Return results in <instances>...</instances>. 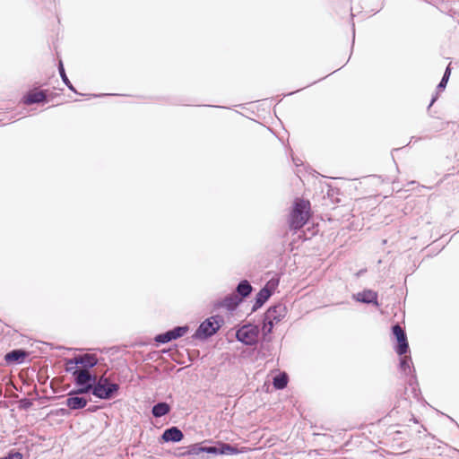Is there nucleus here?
Masks as SVG:
<instances>
[{
    "mask_svg": "<svg viewBox=\"0 0 459 459\" xmlns=\"http://www.w3.org/2000/svg\"><path fill=\"white\" fill-rule=\"evenodd\" d=\"M309 210L308 201L299 199L295 202L288 220L290 230L297 231L307 223L309 219Z\"/></svg>",
    "mask_w": 459,
    "mask_h": 459,
    "instance_id": "nucleus-1",
    "label": "nucleus"
},
{
    "mask_svg": "<svg viewBox=\"0 0 459 459\" xmlns=\"http://www.w3.org/2000/svg\"><path fill=\"white\" fill-rule=\"evenodd\" d=\"M74 383L78 389L72 390L68 395L82 394L93 392L96 385V376L89 372V370L74 369Z\"/></svg>",
    "mask_w": 459,
    "mask_h": 459,
    "instance_id": "nucleus-2",
    "label": "nucleus"
},
{
    "mask_svg": "<svg viewBox=\"0 0 459 459\" xmlns=\"http://www.w3.org/2000/svg\"><path fill=\"white\" fill-rule=\"evenodd\" d=\"M287 314V307L283 303L270 307L264 314L263 332L264 334L272 333L274 324L281 321Z\"/></svg>",
    "mask_w": 459,
    "mask_h": 459,
    "instance_id": "nucleus-3",
    "label": "nucleus"
},
{
    "mask_svg": "<svg viewBox=\"0 0 459 459\" xmlns=\"http://www.w3.org/2000/svg\"><path fill=\"white\" fill-rule=\"evenodd\" d=\"M223 320L220 316H212L201 323L195 331L194 337L197 339H207L215 334L221 327Z\"/></svg>",
    "mask_w": 459,
    "mask_h": 459,
    "instance_id": "nucleus-4",
    "label": "nucleus"
},
{
    "mask_svg": "<svg viewBox=\"0 0 459 459\" xmlns=\"http://www.w3.org/2000/svg\"><path fill=\"white\" fill-rule=\"evenodd\" d=\"M258 333L256 325H245L237 331L236 337L240 342L251 346L256 343Z\"/></svg>",
    "mask_w": 459,
    "mask_h": 459,
    "instance_id": "nucleus-5",
    "label": "nucleus"
},
{
    "mask_svg": "<svg viewBox=\"0 0 459 459\" xmlns=\"http://www.w3.org/2000/svg\"><path fill=\"white\" fill-rule=\"evenodd\" d=\"M393 333L396 337L398 345L396 347V352L399 355L407 353L409 350V344L404 330L399 325H395L393 326Z\"/></svg>",
    "mask_w": 459,
    "mask_h": 459,
    "instance_id": "nucleus-6",
    "label": "nucleus"
},
{
    "mask_svg": "<svg viewBox=\"0 0 459 459\" xmlns=\"http://www.w3.org/2000/svg\"><path fill=\"white\" fill-rule=\"evenodd\" d=\"M98 363V359L94 354L84 353L77 355L71 359L69 364H79L82 367V370H88L95 367Z\"/></svg>",
    "mask_w": 459,
    "mask_h": 459,
    "instance_id": "nucleus-7",
    "label": "nucleus"
},
{
    "mask_svg": "<svg viewBox=\"0 0 459 459\" xmlns=\"http://www.w3.org/2000/svg\"><path fill=\"white\" fill-rule=\"evenodd\" d=\"M118 389L119 385H109V387H106L101 385H96L93 388L92 394L100 399L108 400L112 398Z\"/></svg>",
    "mask_w": 459,
    "mask_h": 459,
    "instance_id": "nucleus-8",
    "label": "nucleus"
},
{
    "mask_svg": "<svg viewBox=\"0 0 459 459\" xmlns=\"http://www.w3.org/2000/svg\"><path fill=\"white\" fill-rule=\"evenodd\" d=\"M241 301V298H239L238 295L230 294L218 301L215 306L218 307H225L230 311H233L237 308Z\"/></svg>",
    "mask_w": 459,
    "mask_h": 459,
    "instance_id": "nucleus-9",
    "label": "nucleus"
},
{
    "mask_svg": "<svg viewBox=\"0 0 459 459\" xmlns=\"http://www.w3.org/2000/svg\"><path fill=\"white\" fill-rule=\"evenodd\" d=\"M355 299L359 302L365 304H375L378 306L377 293L371 290H365L361 292L357 293L354 296Z\"/></svg>",
    "mask_w": 459,
    "mask_h": 459,
    "instance_id": "nucleus-10",
    "label": "nucleus"
},
{
    "mask_svg": "<svg viewBox=\"0 0 459 459\" xmlns=\"http://www.w3.org/2000/svg\"><path fill=\"white\" fill-rule=\"evenodd\" d=\"M27 356V351L21 349H17L6 353L4 355V360L8 364H21L24 361Z\"/></svg>",
    "mask_w": 459,
    "mask_h": 459,
    "instance_id": "nucleus-11",
    "label": "nucleus"
},
{
    "mask_svg": "<svg viewBox=\"0 0 459 459\" xmlns=\"http://www.w3.org/2000/svg\"><path fill=\"white\" fill-rule=\"evenodd\" d=\"M161 437L165 442H179L184 434L178 427H171L164 430Z\"/></svg>",
    "mask_w": 459,
    "mask_h": 459,
    "instance_id": "nucleus-12",
    "label": "nucleus"
},
{
    "mask_svg": "<svg viewBox=\"0 0 459 459\" xmlns=\"http://www.w3.org/2000/svg\"><path fill=\"white\" fill-rule=\"evenodd\" d=\"M271 295L272 291L267 288V286L262 288L256 294L255 301L252 307V312H255L260 308L268 300Z\"/></svg>",
    "mask_w": 459,
    "mask_h": 459,
    "instance_id": "nucleus-13",
    "label": "nucleus"
},
{
    "mask_svg": "<svg viewBox=\"0 0 459 459\" xmlns=\"http://www.w3.org/2000/svg\"><path fill=\"white\" fill-rule=\"evenodd\" d=\"M400 370L407 376H411V379L409 384L412 385V379L415 380L414 368L412 367L411 357L404 356L400 359Z\"/></svg>",
    "mask_w": 459,
    "mask_h": 459,
    "instance_id": "nucleus-14",
    "label": "nucleus"
},
{
    "mask_svg": "<svg viewBox=\"0 0 459 459\" xmlns=\"http://www.w3.org/2000/svg\"><path fill=\"white\" fill-rule=\"evenodd\" d=\"M74 395L75 394L69 395V397L65 401L66 406L71 410H80L84 408L88 403V400L84 397H79Z\"/></svg>",
    "mask_w": 459,
    "mask_h": 459,
    "instance_id": "nucleus-15",
    "label": "nucleus"
},
{
    "mask_svg": "<svg viewBox=\"0 0 459 459\" xmlns=\"http://www.w3.org/2000/svg\"><path fill=\"white\" fill-rule=\"evenodd\" d=\"M46 98L47 94L44 91H30L24 97L23 102L27 105H31L35 103H40L44 101Z\"/></svg>",
    "mask_w": 459,
    "mask_h": 459,
    "instance_id": "nucleus-16",
    "label": "nucleus"
},
{
    "mask_svg": "<svg viewBox=\"0 0 459 459\" xmlns=\"http://www.w3.org/2000/svg\"><path fill=\"white\" fill-rule=\"evenodd\" d=\"M170 411V406L165 403L160 402L156 403L152 410V413L155 418L162 417Z\"/></svg>",
    "mask_w": 459,
    "mask_h": 459,
    "instance_id": "nucleus-17",
    "label": "nucleus"
},
{
    "mask_svg": "<svg viewBox=\"0 0 459 459\" xmlns=\"http://www.w3.org/2000/svg\"><path fill=\"white\" fill-rule=\"evenodd\" d=\"M252 291V286L248 281L243 280L237 286V292L239 298L244 299L247 297Z\"/></svg>",
    "mask_w": 459,
    "mask_h": 459,
    "instance_id": "nucleus-18",
    "label": "nucleus"
},
{
    "mask_svg": "<svg viewBox=\"0 0 459 459\" xmlns=\"http://www.w3.org/2000/svg\"><path fill=\"white\" fill-rule=\"evenodd\" d=\"M288 380H289V378H288L287 374L283 372V373H281L273 377V384L276 389L281 390L287 386Z\"/></svg>",
    "mask_w": 459,
    "mask_h": 459,
    "instance_id": "nucleus-19",
    "label": "nucleus"
},
{
    "mask_svg": "<svg viewBox=\"0 0 459 459\" xmlns=\"http://www.w3.org/2000/svg\"><path fill=\"white\" fill-rule=\"evenodd\" d=\"M240 451L228 443H219V455H238Z\"/></svg>",
    "mask_w": 459,
    "mask_h": 459,
    "instance_id": "nucleus-20",
    "label": "nucleus"
},
{
    "mask_svg": "<svg viewBox=\"0 0 459 459\" xmlns=\"http://www.w3.org/2000/svg\"><path fill=\"white\" fill-rule=\"evenodd\" d=\"M58 71L63 82L67 86V88L74 92H77L65 74L62 61L59 62Z\"/></svg>",
    "mask_w": 459,
    "mask_h": 459,
    "instance_id": "nucleus-21",
    "label": "nucleus"
},
{
    "mask_svg": "<svg viewBox=\"0 0 459 459\" xmlns=\"http://www.w3.org/2000/svg\"><path fill=\"white\" fill-rule=\"evenodd\" d=\"M154 340L156 342H159V343H167L172 340H175V338H174L172 331L169 330L166 333H160V334L156 335Z\"/></svg>",
    "mask_w": 459,
    "mask_h": 459,
    "instance_id": "nucleus-22",
    "label": "nucleus"
},
{
    "mask_svg": "<svg viewBox=\"0 0 459 459\" xmlns=\"http://www.w3.org/2000/svg\"><path fill=\"white\" fill-rule=\"evenodd\" d=\"M450 73H451L450 68H449V66H447L446 71H445V73H444V74H443V77H442L441 81L439 82V83H438V85L437 87V89L438 91H442V90H444L446 88V83H447L448 79H449V76H450Z\"/></svg>",
    "mask_w": 459,
    "mask_h": 459,
    "instance_id": "nucleus-23",
    "label": "nucleus"
},
{
    "mask_svg": "<svg viewBox=\"0 0 459 459\" xmlns=\"http://www.w3.org/2000/svg\"><path fill=\"white\" fill-rule=\"evenodd\" d=\"M171 331L176 340L179 337H182L188 331V326H177L173 328Z\"/></svg>",
    "mask_w": 459,
    "mask_h": 459,
    "instance_id": "nucleus-24",
    "label": "nucleus"
},
{
    "mask_svg": "<svg viewBox=\"0 0 459 459\" xmlns=\"http://www.w3.org/2000/svg\"><path fill=\"white\" fill-rule=\"evenodd\" d=\"M95 385H101L106 387H109V385H118L117 384L110 383L109 380L104 377H101L99 379L96 378Z\"/></svg>",
    "mask_w": 459,
    "mask_h": 459,
    "instance_id": "nucleus-25",
    "label": "nucleus"
},
{
    "mask_svg": "<svg viewBox=\"0 0 459 459\" xmlns=\"http://www.w3.org/2000/svg\"><path fill=\"white\" fill-rule=\"evenodd\" d=\"M71 359H65V370L74 376V369H80L77 366L79 364H69Z\"/></svg>",
    "mask_w": 459,
    "mask_h": 459,
    "instance_id": "nucleus-26",
    "label": "nucleus"
},
{
    "mask_svg": "<svg viewBox=\"0 0 459 459\" xmlns=\"http://www.w3.org/2000/svg\"><path fill=\"white\" fill-rule=\"evenodd\" d=\"M204 446H202L199 444H195L190 446L189 453L191 455H199L200 453H204Z\"/></svg>",
    "mask_w": 459,
    "mask_h": 459,
    "instance_id": "nucleus-27",
    "label": "nucleus"
},
{
    "mask_svg": "<svg viewBox=\"0 0 459 459\" xmlns=\"http://www.w3.org/2000/svg\"><path fill=\"white\" fill-rule=\"evenodd\" d=\"M204 453L219 455V446H204Z\"/></svg>",
    "mask_w": 459,
    "mask_h": 459,
    "instance_id": "nucleus-28",
    "label": "nucleus"
},
{
    "mask_svg": "<svg viewBox=\"0 0 459 459\" xmlns=\"http://www.w3.org/2000/svg\"><path fill=\"white\" fill-rule=\"evenodd\" d=\"M0 459H22V455L18 452L9 454L7 456L2 457Z\"/></svg>",
    "mask_w": 459,
    "mask_h": 459,
    "instance_id": "nucleus-29",
    "label": "nucleus"
},
{
    "mask_svg": "<svg viewBox=\"0 0 459 459\" xmlns=\"http://www.w3.org/2000/svg\"><path fill=\"white\" fill-rule=\"evenodd\" d=\"M437 95L432 98V100L429 105V108L434 104V102L437 100Z\"/></svg>",
    "mask_w": 459,
    "mask_h": 459,
    "instance_id": "nucleus-30",
    "label": "nucleus"
},
{
    "mask_svg": "<svg viewBox=\"0 0 459 459\" xmlns=\"http://www.w3.org/2000/svg\"><path fill=\"white\" fill-rule=\"evenodd\" d=\"M294 162H295L296 166H299L301 164V161L299 160H294Z\"/></svg>",
    "mask_w": 459,
    "mask_h": 459,
    "instance_id": "nucleus-31",
    "label": "nucleus"
},
{
    "mask_svg": "<svg viewBox=\"0 0 459 459\" xmlns=\"http://www.w3.org/2000/svg\"><path fill=\"white\" fill-rule=\"evenodd\" d=\"M411 420H412L414 423H417V422H418V420H417L414 417H412V418H411Z\"/></svg>",
    "mask_w": 459,
    "mask_h": 459,
    "instance_id": "nucleus-32",
    "label": "nucleus"
},
{
    "mask_svg": "<svg viewBox=\"0 0 459 459\" xmlns=\"http://www.w3.org/2000/svg\"><path fill=\"white\" fill-rule=\"evenodd\" d=\"M355 24H352V30H354Z\"/></svg>",
    "mask_w": 459,
    "mask_h": 459,
    "instance_id": "nucleus-33",
    "label": "nucleus"
}]
</instances>
